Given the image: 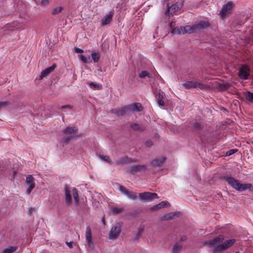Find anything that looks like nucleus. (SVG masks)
I'll list each match as a JSON object with an SVG mask.
<instances>
[{
    "label": "nucleus",
    "mask_w": 253,
    "mask_h": 253,
    "mask_svg": "<svg viewBox=\"0 0 253 253\" xmlns=\"http://www.w3.org/2000/svg\"><path fill=\"white\" fill-rule=\"evenodd\" d=\"M223 240L224 236L223 235H219L209 241L206 242V244L209 247L215 246L213 251L216 253L222 251L231 247L236 241L235 239H231L226 240L220 244Z\"/></svg>",
    "instance_id": "obj_1"
},
{
    "label": "nucleus",
    "mask_w": 253,
    "mask_h": 253,
    "mask_svg": "<svg viewBox=\"0 0 253 253\" xmlns=\"http://www.w3.org/2000/svg\"><path fill=\"white\" fill-rule=\"evenodd\" d=\"M224 179L233 188L239 192H242L246 190L253 192V186L251 183H241L238 180L229 176H225Z\"/></svg>",
    "instance_id": "obj_2"
},
{
    "label": "nucleus",
    "mask_w": 253,
    "mask_h": 253,
    "mask_svg": "<svg viewBox=\"0 0 253 253\" xmlns=\"http://www.w3.org/2000/svg\"><path fill=\"white\" fill-rule=\"evenodd\" d=\"M64 191L65 200L67 204H69L72 202V193L73 194L76 203H78V193L77 190L75 188H73L71 191L70 187H69L67 185H66L65 186Z\"/></svg>",
    "instance_id": "obj_3"
},
{
    "label": "nucleus",
    "mask_w": 253,
    "mask_h": 253,
    "mask_svg": "<svg viewBox=\"0 0 253 253\" xmlns=\"http://www.w3.org/2000/svg\"><path fill=\"white\" fill-rule=\"evenodd\" d=\"M182 86L185 89L198 88L200 89H205L208 88L206 84H203L197 81H186L182 84Z\"/></svg>",
    "instance_id": "obj_4"
},
{
    "label": "nucleus",
    "mask_w": 253,
    "mask_h": 253,
    "mask_svg": "<svg viewBox=\"0 0 253 253\" xmlns=\"http://www.w3.org/2000/svg\"><path fill=\"white\" fill-rule=\"evenodd\" d=\"M167 9L166 12V14L169 16L173 15V13L180 9L183 6V1L180 0L176 1L175 3L169 5V3L167 4Z\"/></svg>",
    "instance_id": "obj_5"
},
{
    "label": "nucleus",
    "mask_w": 253,
    "mask_h": 253,
    "mask_svg": "<svg viewBox=\"0 0 253 253\" xmlns=\"http://www.w3.org/2000/svg\"><path fill=\"white\" fill-rule=\"evenodd\" d=\"M196 30L194 28V25L192 27L190 26H181L176 27L171 31V33L174 34H184L186 33H191Z\"/></svg>",
    "instance_id": "obj_6"
},
{
    "label": "nucleus",
    "mask_w": 253,
    "mask_h": 253,
    "mask_svg": "<svg viewBox=\"0 0 253 253\" xmlns=\"http://www.w3.org/2000/svg\"><path fill=\"white\" fill-rule=\"evenodd\" d=\"M250 72L249 67L247 65H243L240 68L238 75L241 79L246 80L249 78Z\"/></svg>",
    "instance_id": "obj_7"
},
{
    "label": "nucleus",
    "mask_w": 253,
    "mask_h": 253,
    "mask_svg": "<svg viewBox=\"0 0 253 253\" xmlns=\"http://www.w3.org/2000/svg\"><path fill=\"white\" fill-rule=\"evenodd\" d=\"M138 198L142 201L150 202L154 198H158V195L155 193L145 192L139 193Z\"/></svg>",
    "instance_id": "obj_8"
},
{
    "label": "nucleus",
    "mask_w": 253,
    "mask_h": 253,
    "mask_svg": "<svg viewBox=\"0 0 253 253\" xmlns=\"http://www.w3.org/2000/svg\"><path fill=\"white\" fill-rule=\"evenodd\" d=\"M119 190L121 192L126 195L129 199L134 200L138 198L136 193L127 190L124 186H120Z\"/></svg>",
    "instance_id": "obj_9"
},
{
    "label": "nucleus",
    "mask_w": 253,
    "mask_h": 253,
    "mask_svg": "<svg viewBox=\"0 0 253 253\" xmlns=\"http://www.w3.org/2000/svg\"><path fill=\"white\" fill-rule=\"evenodd\" d=\"M25 183L29 186L28 188L26 190V193L29 195L35 187L34 178L31 175H28L26 178Z\"/></svg>",
    "instance_id": "obj_10"
},
{
    "label": "nucleus",
    "mask_w": 253,
    "mask_h": 253,
    "mask_svg": "<svg viewBox=\"0 0 253 253\" xmlns=\"http://www.w3.org/2000/svg\"><path fill=\"white\" fill-rule=\"evenodd\" d=\"M121 231V228L120 226H113L110 232L109 239L111 240H114L116 239L120 235Z\"/></svg>",
    "instance_id": "obj_11"
},
{
    "label": "nucleus",
    "mask_w": 253,
    "mask_h": 253,
    "mask_svg": "<svg viewBox=\"0 0 253 253\" xmlns=\"http://www.w3.org/2000/svg\"><path fill=\"white\" fill-rule=\"evenodd\" d=\"M114 15V12L111 11L109 13L107 14L101 20V26H105L109 24L112 20L113 17Z\"/></svg>",
    "instance_id": "obj_12"
},
{
    "label": "nucleus",
    "mask_w": 253,
    "mask_h": 253,
    "mask_svg": "<svg viewBox=\"0 0 253 253\" xmlns=\"http://www.w3.org/2000/svg\"><path fill=\"white\" fill-rule=\"evenodd\" d=\"M111 112L112 113L119 117L125 116L128 112H129V111L128 106H126L117 109H113Z\"/></svg>",
    "instance_id": "obj_13"
},
{
    "label": "nucleus",
    "mask_w": 253,
    "mask_h": 253,
    "mask_svg": "<svg viewBox=\"0 0 253 253\" xmlns=\"http://www.w3.org/2000/svg\"><path fill=\"white\" fill-rule=\"evenodd\" d=\"M85 239L89 247L91 249H93L94 246L92 241L91 229L89 226H87L86 228Z\"/></svg>",
    "instance_id": "obj_14"
},
{
    "label": "nucleus",
    "mask_w": 253,
    "mask_h": 253,
    "mask_svg": "<svg viewBox=\"0 0 253 253\" xmlns=\"http://www.w3.org/2000/svg\"><path fill=\"white\" fill-rule=\"evenodd\" d=\"M127 106L129 112H140L143 109L141 104L139 103H133Z\"/></svg>",
    "instance_id": "obj_15"
},
{
    "label": "nucleus",
    "mask_w": 253,
    "mask_h": 253,
    "mask_svg": "<svg viewBox=\"0 0 253 253\" xmlns=\"http://www.w3.org/2000/svg\"><path fill=\"white\" fill-rule=\"evenodd\" d=\"M232 4L230 3H227L223 5L220 12L221 17L224 18L231 9Z\"/></svg>",
    "instance_id": "obj_16"
},
{
    "label": "nucleus",
    "mask_w": 253,
    "mask_h": 253,
    "mask_svg": "<svg viewBox=\"0 0 253 253\" xmlns=\"http://www.w3.org/2000/svg\"><path fill=\"white\" fill-rule=\"evenodd\" d=\"M211 136V133L209 131L204 130H201L200 134V139L202 142H206L209 139Z\"/></svg>",
    "instance_id": "obj_17"
},
{
    "label": "nucleus",
    "mask_w": 253,
    "mask_h": 253,
    "mask_svg": "<svg viewBox=\"0 0 253 253\" xmlns=\"http://www.w3.org/2000/svg\"><path fill=\"white\" fill-rule=\"evenodd\" d=\"M56 65L53 64L51 66L45 69L42 73L40 76V80L42 79L43 78L46 77L50 72L54 70Z\"/></svg>",
    "instance_id": "obj_18"
},
{
    "label": "nucleus",
    "mask_w": 253,
    "mask_h": 253,
    "mask_svg": "<svg viewBox=\"0 0 253 253\" xmlns=\"http://www.w3.org/2000/svg\"><path fill=\"white\" fill-rule=\"evenodd\" d=\"M146 168L145 165H137L130 167L128 168V170L129 172L133 173L141 170L144 169Z\"/></svg>",
    "instance_id": "obj_19"
},
{
    "label": "nucleus",
    "mask_w": 253,
    "mask_h": 253,
    "mask_svg": "<svg viewBox=\"0 0 253 253\" xmlns=\"http://www.w3.org/2000/svg\"><path fill=\"white\" fill-rule=\"evenodd\" d=\"M78 130V128L76 127H67L63 130V132L66 134H70L74 136L75 134L77 133Z\"/></svg>",
    "instance_id": "obj_20"
},
{
    "label": "nucleus",
    "mask_w": 253,
    "mask_h": 253,
    "mask_svg": "<svg viewBox=\"0 0 253 253\" xmlns=\"http://www.w3.org/2000/svg\"><path fill=\"white\" fill-rule=\"evenodd\" d=\"M133 161H131L128 157L125 156L118 159L116 161V164L117 165H124Z\"/></svg>",
    "instance_id": "obj_21"
},
{
    "label": "nucleus",
    "mask_w": 253,
    "mask_h": 253,
    "mask_svg": "<svg viewBox=\"0 0 253 253\" xmlns=\"http://www.w3.org/2000/svg\"><path fill=\"white\" fill-rule=\"evenodd\" d=\"M130 127L135 131H144L146 127L142 124H138L137 123L132 124L130 126Z\"/></svg>",
    "instance_id": "obj_22"
},
{
    "label": "nucleus",
    "mask_w": 253,
    "mask_h": 253,
    "mask_svg": "<svg viewBox=\"0 0 253 253\" xmlns=\"http://www.w3.org/2000/svg\"><path fill=\"white\" fill-rule=\"evenodd\" d=\"M164 92H157L156 93V98L157 100V103L160 106H164L165 105V102L163 99L164 98Z\"/></svg>",
    "instance_id": "obj_23"
},
{
    "label": "nucleus",
    "mask_w": 253,
    "mask_h": 253,
    "mask_svg": "<svg viewBox=\"0 0 253 253\" xmlns=\"http://www.w3.org/2000/svg\"><path fill=\"white\" fill-rule=\"evenodd\" d=\"M209 25V22L205 21H200L198 24L194 25V28L196 30H200L206 28Z\"/></svg>",
    "instance_id": "obj_24"
},
{
    "label": "nucleus",
    "mask_w": 253,
    "mask_h": 253,
    "mask_svg": "<svg viewBox=\"0 0 253 253\" xmlns=\"http://www.w3.org/2000/svg\"><path fill=\"white\" fill-rule=\"evenodd\" d=\"M166 159V157H164L156 159L152 162V164L155 166H161L165 161Z\"/></svg>",
    "instance_id": "obj_25"
},
{
    "label": "nucleus",
    "mask_w": 253,
    "mask_h": 253,
    "mask_svg": "<svg viewBox=\"0 0 253 253\" xmlns=\"http://www.w3.org/2000/svg\"><path fill=\"white\" fill-rule=\"evenodd\" d=\"M169 203L168 202L163 201L157 205H154L152 208V210H156L158 209H161L162 208L165 207L167 206H169Z\"/></svg>",
    "instance_id": "obj_26"
},
{
    "label": "nucleus",
    "mask_w": 253,
    "mask_h": 253,
    "mask_svg": "<svg viewBox=\"0 0 253 253\" xmlns=\"http://www.w3.org/2000/svg\"><path fill=\"white\" fill-rule=\"evenodd\" d=\"M177 215V214L175 212H170L169 213H168L166 215H165L163 218L164 220H169L174 218Z\"/></svg>",
    "instance_id": "obj_27"
},
{
    "label": "nucleus",
    "mask_w": 253,
    "mask_h": 253,
    "mask_svg": "<svg viewBox=\"0 0 253 253\" xmlns=\"http://www.w3.org/2000/svg\"><path fill=\"white\" fill-rule=\"evenodd\" d=\"M182 247V244L180 243H176L172 250V253H179L180 249Z\"/></svg>",
    "instance_id": "obj_28"
},
{
    "label": "nucleus",
    "mask_w": 253,
    "mask_h": 253,
    "mask_svg": "<svg viewBox=\"0 0 253 253\" xmlns=\"http://www.w3.org/2000/svg\"><path fill=\"white\" fill-rule=\"evenodd\" d=\"M246 99L250 102L253 103V93L250 91L246 92L245 94Z\"/></svg>",
    "instance_id": "obj_29"
},
{
    "label": "nucleus",
    "mask_w": 253,
    "mask_h": 253,
    "mask_svg": "<svg viewBox=\"0 0 253 253\" xmlns=\"http://www.w3.org/2000/svg\"><path fill=\"white\" fill-rule=\"evenodd\" d=\"M17 247L11 246L4 249L2 253H13L16 250Z\"/></svg>",
    "instance_id": "obj_30"
},
{
    "label": "nucleus",
    "mask_w": 253,
    "mask_h": 253,
    "mask_svg": "<svg viewBox=\"0 0 253 253\" xmlns=\"http://www.w3.org/2000/svg\"><path fill=\"white\" fill-rule=\"evenodd\" d=\"M139 77L141 79H144L146 77L151 78V75L146 71H142L138 75Z\"/></svg>",
    "instance_id": "obj_31"
},
{
    "label": "nucleus",
    "mask_w": 253,
    "mask_h": 253,
    "mask_svg": "<svg viewBox=\"0 0 253 253\" xmlns=\"http://www.w3.org/2000/svg\"><path fill=\"white\" fill-rule=\"evenodd\" d=\"M74 138V135H70L68 136H65L61 139V142L64 144H67Z\"/></svg>",
    "instance_id": "obj_32"
},
{
    "label": "nucleus",
    "mask_w": 253,
    "mask_h": 253,
    "mask_svg": "<svg viewBox=\"0 0 253 253\" xmlns=\"http://www.w3.org/2000/svg\"><path fill=\"white\" fill-rule=\"evenodd\" d=\"M80 59L84 63H89L91 61V59L89 55L88 56H80Z\"/></svg>",
    "instance_id": "obj_33"
},
{
    "label": "nucleus",
    "mask_w": 253,
    "mask_h": 253,
    "mask_svg": "<svg viewBox=\"0 0 253 253\" xmlns=\"http://www.w3.org/2000/svg\"><path fill=\"white\" fill-rule=\"evenodd\" d=\"M99 157L101 160L108 163L109 164H113V162L110 160V158L108 156L101 155Z\"/></svg>",
    "instance_id": "obj_34"
},
{
    "label": "nucleus",
    "mask_w": 253,
    "mask_h": 253,
    "mask_svg": "<svg viewBox=\"0 0 253 253\" xmlns=\"http://www.w3.org/2000/svg\"><path fill=\"white\" fill-rule=\"evenodd\" d=\"M111 211L114 213L118 214L123 211V209L117 207H112Z\"/></svg>",
    "instance_id": "obj_35"
},
{
    "label": "nucleus",
    "mask_w": 253,
    "mask_h": 253,
    "mask_svg": "<svg viewBox=\"0 0 253 253\" xmlns=\"http://www.w3.org/2000/svg\"><path fill=\"white\" fill-rule=\"evenodd\" d=\"M62 9H63V8L61 6L55 7V8H54L52 10V14L55 15V14H58L62 10Z\"/></svg>",
    "instance_id": "obj_36"
},
{
    "label": "nucleus",
    "mask_w": 253,
    "mask_h": 253,
    "mask_svg": "<svg viewBox=\"0 0 253 253\" xmlns=\"http://www.w3.org/2000/svg\"><path fill=\"white\" fill-rule=\"evenodd\" d=\"M89 85L90 87H93L94 88H96L98 89H100L102 88V86L101 84H96L93 82H90L89 83Z\"/></svg>",
    "instance_id": "obj_37"
},
{
    "label": "nucleus",
    "mask_w": 253,
    "mask_h": 253,
    "mask_svg": "<svg viewBox=\"0 0 253 253\" xmlns=\"http://www.w3.org/2000/svg\"><path fill=\"white\" fill-rule=\"evenodd\" d=\"M91 57L94 62H97L99 59V55L96 53H91Z\"/></svg>",
    "instance_id": "obj_38"
},
{
    "label": "nucleus",
    "mask_w": 253,
    "mask_h": 253,
    "mask_svg": "<svg viewBox=\"0 0 253 253\" xmlns=\"http://www.w3.org/2000/svg\"><path fill=\"white\" fill-rule=\"evenodd\" d=\"M230 85L228 83L221 84L219 86L220 89L223 90L227 89L229 87Z\"/></svg>",
    "instance_id": "obj_39"
},
{
    "label": "nucleus",
    "mask_w": 253,
    "mask_h": 253,
    "mask_svg": "<svg viewBox=\"0 0 253 253\" xmlns=\"http://www.w3.org/2000/svg\"><path fill=\"white\" fill-rule=\"evenodd\" d=\"M61 109H68L70 110H71L73 108L72 106L69 105H63L60 107V108Z\"/></svg>",
    "instance_id": "obj_40"
},
{
    "label": "nucleus",
    "mask_w": 253,
    "mask_h": 253,
    "mask_svg": "<svg viewBox=\"0 0 253 253\" xmlns=\"http://www.w3.org/2000/svg\"><path fill=\"white\" fill-rule=\"evenodd\" d=\"M237 151V149H231V150H229L227 152L226 154L227 155L230 156V155H231L234 154Z\"/></svg>",
    "instance_id": "obj_41"
},
{
    "label": "nucleus",
    "mask_w": 253,
    "mask_h": 253,
    "mask_svg": "<svg viewBox=\"0 0 253 253\" xmlns=\"http://www.w3.org/2000/svg\"><path fill=\"white\" fill-rule=\"evenodd\" d=\"M145 145L147 147H150L153 145V142L150 140L147 141L145 142Z\"/></svg>",
    "instance_id": "obj_42"
},
{
    "label": "nucleus",
    "mask_w": 253,
    "mask_h": 253,
    "mask_svg": "<svg viewBox=\"0 0 253 253\" xmlns=\"http://www.w3.org/2000/svg\"><path fill=\"white\" fill-rule=\"evenodd\" d=\"M201 128V125L199 123H195L194 125V128L195 129H199Z\"/></svg>",
    "instance_id": "obj_43"
},
{
    "label": "nucleus",
    "mask_w": 253,
    "mask_h": 253,
    "mask_svg": "<svg viewBox=\"0 0 253 253\" xmlns=\"http://www.w3.org/2000/svg\"><path fill=\"white\" fill-rule=\"evenodd\" d=\"M7 102H0V108L5 106L7 105Z\"/></svg>",
    "instance_id": "obj_44"
},
{
    "label": "nucleus",
    "mask_w": 253,
    "mask_h": 253,
    "mask_svg": "<svg viewBox=\"0 0 253 253\" xmlns=\"http://www.w3.org/2000/svg\"><path fill=\"white\" fill-rule=\"evenodd\" d=\"M66 244L68 245V246L70 248H72L73 247V245L74 244V242H66Z\"/></svg>",
    "instance_id": "obj_45"
},
{
    "label": "nucleus",
    "mask_w": 253,
    "mask_h": 253,
    "mask_svg": "<svg viewBox=\"0 0 253 253\" xmlns=\"http://www.w3.org/2000/svg\"><path fill=\"white\" fill-rule=\"evenodd\" d=\"M143 230H144L143 227H140L139 228V229H138V236L139 235H140V234L142 233V232H143Z\"/></svg>",
    "instance_id": "obj_46"
},
{
    "label": "nucleus",
    "mask_w": 253,
    "mask_h": 253,
    "mask_svg": "<svg viewBox=\"0 0 253 253\" xmlns=\"http://www.w3.org/2000/svg\"><path fill=\"white\" fill-rule=\"evenodd\" d=\"M73 51L75 53H79V48H78L77 47H75L74 48Z\"/></svg>",
    "instance_id": "obj_47"
},
{
    "label": "nucleus",
    "mask_w": 253,
    "mask_h": 253,
    "mask_svg": "<svg viewBox=\"0 0 253 253\" xmlns=\"http://www.w3.org/2000/svg\"><path fill=\"white\" fill-rule=\"evenodd\" d=\"M186 239V237L185 236H183L180 238V240L181 242H182V241H184Z\"/></svg>",
    "instance_id": "obj_48"
},
{
    "label": "nucleus",
    "mask_w": 253,
    "mask_h": 253,
    "mask_svg": "<svg viewBox=\"0 0 253 253\" xmlns=\"http://www.w3.org/2000/svg\"><path fill=\"white\" fill-rule=\"evenodd\" d=\"M41 1L42 4L44 5L48 2V0H41Z\"/></svg>",
    "instance_id": "obj_49"
},
{
    "label": "nucleus",
    "mask_w": 253,
    "mask_h": 253,
    "mask_svg": "<svg viewBox=\"0 0 253 253\" xmlns=\"http://www.w3.org/2000/svg\"><path fill=\"white\" fill-rule=\"evenodd\" d=\"M172 25H173V22H171V23H170V27L171 28H172Z\"/></svg>",
    "instance_id": "obj_50"
},
{
    "label": "nucleus",
    "mask_w": 253,
    "mask_h": 253,
    "mask_svg": "<svg viewBox=\"0 0 253 253\" xmlns=\"http://www.w3.org/2000/svg\"><path fill=\"white\" fill-rule=\"evenodd\" d=\"M102 221L104 223H105V219L104 218H102Z\"/></svg>",
    "instance_id": "obj_51"
},
{
    "label": "nucleus",
    "mask_w": 253,
    "mask_h": 253,
    "mask_svg": "<svg viewBox=\"0 0 253 253\" xmlns=\"http://www.w3.org/2000/svg\"><path fill=\"white\" fill-rule=\"evenodd\" d=\"M83 52V50L82 49H80V53Z\"/></svg>",
    "instance_id": "obj_52"
}]
</instances>
